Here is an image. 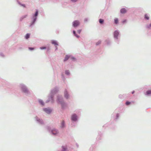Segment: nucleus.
<instances>
[{
  "label": "nucleus",
  "mask_w": 151,
  "mask_h": 151,
  "mask_svg": "<svg viewBox=\"0 0 151 151\" xmlns=\"http://www.w3.org/2000/svg\"><path fill=\"white\" fill-rule=\"evenodd\" d=\"M77 116L76 114H73L72 115L71 119L74 121H76L77 120Z\"/></svg>",
  "instance_id": "nucleus-2"
},
{
  "label": "nucleus",
  "mask_w": 151,
  "mask_h": 151,
  "mask_svg": "<svg viewBox=\"0 0 151 151\" xmlns=\"http://www.w3.org/2000/svg\"><path fill=\"white\" fill-rule=\"evenodd\" d=\"M64 121H63L62 122V127H64Z\"/></svg>",
  "instance_id": "nucleus-21"
},
{
  "label": "nucleus",
  "mask_w": 151,
  "mask_h": 151,
  "mask_svg": "<svg viewBox=\"0 0 151 151\" xmlns=\"http://www.w3.org/2000/svg\"><path fill=\"white\" fill-rule=\"evenodd\" d=\"M22 5L25 7V5L24 4H22Z\"/></svg>",
  "instance_id": "nucleus-32"
},
{
  "label": "nucleus",
  "mask_w": 151,
  "mask_h": 151,
  "mask_svg": "<svg viewBox=\"0 0 151 151\" xmlns=\"http://www.w3.org/2000/svg\"><path fill=\"white\" fill-rule=\"evenodd\" d=\"M81 31V30L79 29L77 31V32L78 33L80 34Z\"/></svg>",
  "instance_id": "nucleus-26"
},
{
  "label": "nucleus",
  "mask_w": 151,
  "mask_h": 151,
  "mask_svg": "<svg viewBox=\"0 0 151 151\" xmlns=\"http://www.w3.org/2000/svg\"><path fill=\"white\" fill-rule=\"evenodd\" d=\"M39 102L40 104L41 105H44V103L43 102V101L42 100H40L39 101Z\"/></svg>",
  "instance_id": "nucleus-18"
},
{
  "label": "nucleus",
  "mask_w": 151,
  "mask_h": 151,
  "mask_svg": "<svg viewBox=\"0 0 151 151\" xmlns=\"http://www.w3.org/2000/svg\"><path fill=\"white\" fill-rule=\"evenodd\" d=\"M52 43L55 45H58V44H57V42L55 41H52Z\"/></svg>",
  "instance_id": "nucleus-14"
},
{
  "label": "nucleus",
  "mask_w": 151,
  "mask_h": 151,
  "mask_svg": "<svg viewBox=\"0 0 151 151\" xmlns=\"http://www.w3.org/2000/svg\"><path fill=\"white\" fill-rule=\"evenodd\" d=\"M73 33L75 35V36L77 37L78 38L79 37V36H78L77 35H76V32L75 31H73Z\"/></svg>",
  "instance_id": "nucleus-19"
},
{
  "label": "nucleus",
  "mask_w": 151,
  "mask_h": 151,
  "mask_svg": "<svg viewBox=\"0 0 151 151\" xmlns=\"http://www.w3.org/2000/svg\"><path fill=\"white\" fill-rule=\"evenodd\" d=\"M120 12L122 13H125L126 12L127 10L123 8L121 9Z\"/></svg>",
  "instance_id": "nucleus-5"
},
{
  "label": "nucleus",
  "mask_w": 151,
  "mask_h": 151,
  "mask_svg": "<svg viewBox=\"0 0 151 151\" xmlns=\"http://www.w3.org/2000/svg\"><path fill=\"white\" fill-rule=\"evenodd\" d=\"M71 59L72 60H73V59H75V58H73V57H72V58H71Z\"/></svg>",
  "instance_id": "nucleus-31"
},
{
  "label": "nucleus",
  "mask_w": 151,
  "mask_h": 151,
  "mask_svg": "<svg viewBox=\"0 0 151 151\" xmlns=\"http://www.w3.org/2000/svg\"><path fill=\"white\" fill-rule=\"evenodd\" d=\"M36 19V18H35V19H34V21L32 22V24L30 25V26H31L32 24H33L34 23Z\"/></svg>",
  "instance_id": "nucleus-24"
},
{
  "label": "nucleus",
  "mask_w": 151,
  "mask_h": 151,
  "mask_svg": "<svg viewBox=\"0 0 151 151\" xmlns=\"http://www.w3.org/2000/svg\"><path fill=\"white\" fill-rule=\"evenodd\" d=\"M52 134H56L58 133V131L56 130H52Z\"/></svg>",
  "instance_id": "nucleus-7"
},
{
  "label": "nucleus",
  "mask_w": 151,
  "mask_h": 151,
  "mask_svg": "<svg viewBox=\"0 0 151 151\" xmlns=\"http://www.w3.org/2000/svg\"><path fill=\"white\" fill-rule=\"evenodd\" d=\"M99 22L101 24H102L104 22V20L102 19H99Z\"/></svg>",
  "instance_id": "nucleus-12"
},
{
  "label": "nucleus",
  "mask_w": 151,
  "mask_h": 151,
  "mask_svg": "<svg viewBox=\"0 0 151 151\" xmlns=\"http://www.w3.org/2000/svg\"><path fill=\"white\" fill-rule=\"evenodd\" d=\"M101 43L100 42H99L98 43H96V45H98V44H100Z\"/></svg>",
  "instance_id": "nucleus-30"
},
{
  "label": "nucleus",
  "mask_w": 151,
  "mask_h": 151,
  "mask_svg": "<svg viewBox=\"0 0 151 151\" xmlns=\"http://www.w3.org/2000/svg\"><path fill=\"white\" fill-rule=\"evenodd\" d=\"M65 96L66 98H68V94L67 92L66 91H65Z\"/></svg>",
  "instance_id": "nucleus-10"
},
{
  "label": "nucleus",
  "mask_w": 151,
  "mask_h": 151,
  "mask_svg": "<svg viewBox=\"0 0 151 151\" xmlns=\"http://www.w3.org/2000/svg\"><path fill=\"white\" fill-rule=\"evenodd\" d=\"M71 1L73 2H76L77 1V0H71Z\"/></svg>",
  "instance_id": "nucleus-29"
},
{
  "label": "nucleus",
  "mask_w": 151,
  "mask_h": 151,
  "mask_svg": "<svg viewBox=\"0 0 151 151\" xmlns=\"http://www.w3.org/2000/svg\"><path fill=\"white\" fill-rule=\"evenodd\" d=\"M69 58V56L68 55H66L65 56V58L64 60V61H65L67 60Z\"/></svg>",
  "instance_id": "nucleus-9"
},
{
  "label": "nucleus",
  "mask_w": 151,
  "mask_h": 151,
  "mask_svg": "<svg viewBox=\"0 0 151 151\" xmlns=\"http://www.w3.org/2000/svg\"><path fill=\"white\" fill-rule=\"evenodd\" d=\"M119 35V32L117 31H115L114 32V36L115 37H117Z\"/></svg>",
  "instance_id": "nucleus-6"
},
{
  "label": "nucleus",
  "mask_w": 151,
  "mask_h": 151,
  "mask_svg": "<svg viewBox=\"0 0 151 151\" xmlns=\"http://www.w3.org/2000/svg\"><path fill=\"white\" fill-rule=\"evenodd\" d=\"M80 22L78 20H76L73 22V25L74 27H76L78 26Z\"/></svg>",
  "instance_id": "nucleus-1"
},
{
  "label": "nucleus",
  "mask_w": 151,
  "mask_h": 151,
  "mask_svg": "<svg viewBox=\"0 0 151 151\" xmlns=\"http://www.w3.org/2000/svg\"><path fill=\"white\" fill-rule=\"evenodd\" d=\"M27 16V15H24L21 18V20H22L24 18H26Z\"/></svg>",
  "instance_id": "nucleus-13"
},
{
  "label": "nucleus",
  "mask_w": 151,
  "mask_h": 151,
  "mask_svg": "<svg viewBox=\"0 0 151 151\" xmlns=\"http://www.w3.org/2000/svg\"><path fill=\"white\" fill-rule=\"evenodd\" d=\"M30 35L29 34H27L25 36V38L26 39H28L29 38Z\"/></svg>",
  "instance_id": "nucleus-11"
},
{
  "label": "nucleus",
  "mask_w": 151,
  "mask_h": 151,
  "mask_svg": "<svg viewBox=\"0 0 151 151\" xmlns=\"http://www.w3.org/2000/svg\"><path fill=\"white\" fill-rule=\"evenodd\" d=\"M126 20H124V21H123V23L124 22H126Z\"/></svg>",
  "instance_id": "nucleus-34"
},
{
  "label": "nucleus",
  "mask_w": 151,
  "mask_h": 151,
  "mask_svg": "<svg viewBox=\"0 0 151 151\" xmlns=\"http://www.w3.org/2000/svg\"><path fill=\"white\" fill-rule=\"evenodd\" d=\"M145 18L147 20H148L149 19V17L148 16L147 14H145Z\"/></svg>",
  "instance_id": "nucleus-17"
},
{
  "label": "nucleus",
  "mask_w": 151,
  "mask_h": 151,
  "mask_svg": "<svg viewBox=\"0 0 151 151\" xmlns=\"http://www.w3.org/2000/svg\"><path fill=\"white\" fill-rule=\"evenodd\" d=\"M130 103H131L130 102L127 101L126 102V104L127 105H128L130 104Z\"/></svg>",
  "instance_id": "nucleus-22"
},
{
  "label": "nucleus",
  "mask_w": 151,
  "mask_h": 151,
  "mask_svg": "<svg viewBox=\"0 0 151 151\" xmlns=\"http://www.w3.org/2000/svg\"><path fill=\"white\" fill-rule=\"evenodd\" d=\"M134 93V91H133V92H132V94H133V93Z\"/></svg>",
  "instance_id": "nucleus-33"
},
{
  "label": "nucleus",
  "mask_w": 151,
  "mask_h": 151,
  "mask_svg": "<svg viewBox=\"0 0 151 151\" xmlns=\"http://www.w3.org/2000/svg\"><path fill=\"white\" fill-rule=\"evenodd\" d=\"M65 73L67 75H68L69 74V72L68 70H67L65 71Z\"/></svg>",
  "instance_id": "nucleus-20"
},
{
  "label": "nucleus",
  "mask_w": 151,
  "mask_h": 151,
  "mask_svg": "<svg viewBox=\"0 0 151 151\" xmlns=\"http://www.w3.org/2000/svg\"><path fill=\"white\" fill-rule=\"evenodd\" d=\"M29 49L30 50H34V48L33 47H29Z\"/></svg>",
  "instance_id": "nucleus-28"
},
{
  "label": "nucleus",
  "mask_w": 151,
  "mask_h": 151,
  "mask_svg": "<svg viewBox=\"0 0 151 151\" xmlns=\"http://www.w3.org/2000/svg\"><path fill=\"white\" fill-rule=\"evenodd\" d=\"M62 147L63 150L62 151H67V147L66 146H63Z\"/></svg>",
  "instance_id": "nucleus-8"
},
{
  "label": "nucleus",
  "mask_w": 151,
  "mask_h": 151,
  "mask_svg": "<svg viewBox=\"0 0 151 151\" xmlns=\"http://www.w3.org/2000/svg\"><path fill=\"white\" fill-rule=\"evenodd\" d=\"M147 27L149 28H150L151 27V23L149 25L147 26Z\"/></svg>",
  "instance_id": "nucleus-25"
},
{
  "label": "nucleus",
  "mask_w": 151,
  "mask_h": 151,
  "mask_svg": "<svg viewBox=\"0 0 151 151\" xmlns=\"http://www.w3.org/2000/svg\"><path fill=\"white\" fill-rule=\"evenodd\" d=\"M44 110L48 114H49L51 112V109H47V108H45L44 109Z\"/></svg>",
  "instance_id": "nucleus-4"
},
{
  "label": "nucleus",
  "mask_w": 151,
  "mask_h": 151,
  "mask_svg": "<svg viewBox=\"0 0 151 151\" xmlns=\"http://www.w3.org/2000/svg\"><path fill=\"white\" fill-rule=\"evenodd\" d=\"M22 91L24 93H27L28 92L25 86H22Z\"/></svg>",
  "instance_id": "nucleus-3"
},
{
  "label": "nucleus",
  "mask_w": 151,
  "mask_h": 151,
  "mask_svg": "<svg viewBox=\"0 0 151 151\" xmlns=\"http://www.w3.org/2000/svg\"><path fill=\"white\" fill-rule=\"evenodd\" d=\"M37 15H38V12L37 11L35 12V16L37 17Z\"/></svg>",
  "instance_id": "nucleus-23"
},
{
  "label": "nucleus",
  "mask_w": 151,
  "mask_h": 151,
  "mask_svg": "<svg viewBox=\"0 0 151 151\" xmlns=\"http://www.w3.org/2000/svg\"><path fill=\"white\" fill-rule=\"evenodd\" d=\"M114 22L115 24H117L118 22V19L117 18H116L114 19Z\"/></svg>",
  "instance_id": "nucleus-15"
},
{
  "label": "nucleus",
  "mask_w": 151,
  "mask_h": 151,
  "mask_svg": "<svg viewBox=\"0 0 151 151\" xmlns=\"http://www.w3.org/2000/svg\"><path fill=\"white\" fill-rule=\"evenodd\" d=\"M40 49L41 50H42V49H46V47H40Z\"/></svg>",
  "instance_id": "nucleus-27"
},
{
  "label": "nucleus",
  "mask_w": 151,
  "mask_h": 151,
  "mask_svg": "<svg viewBox=\"0 0 151 151\" xmlns=\"http://www.w3.org/2000/svg\"><path fill=\"white\" fill-rule=\"evenodd\" d=\"M147 95H148L151 94V90H149L146 92Z\"/></svg>",
  "instance_id": "nucleus-16"
}]
</instances>
